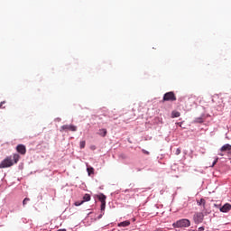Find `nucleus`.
<instances>
[{
	"label": "nucleus",
	"mask_w": 231,
	"mask_h": 231,
	"mask_svg": "<svg viewBox=\"0 0 231 231\" xmlns=\"http://www.w3.org/2000/svg\"><path fill=\"white\" fill-rule=\"evenodd\" d=\"M20 159H21V156L18 153H14L13 159H12V156H7L0 163V169H7L8 167H12L14 165V163H17Z\"/></svg>",
	"instance_id": "obj_1"
},
{
	"label": "nucleus",
	"mask_w": 231,
	"mask_h": 231,
	"mask_svg": "<svg viewBox=\"0 0 231 231\" xmlns=\"http://www.w3.org/2000/svg\"><path fill=\"white\" fill-rule=\"evenodd\" d=\"M173 226L175 228H189L190 226V220L187 218H182L180 220H178L173 224Z\"/></svg>",
	"instance_id": "obj_2"
},
{
	"label": "nucleus",
	"mask_w": 231,
	"mask_h": 231,
	"mask_svg": "<svg viewBox=\"0 0 231 231\" xmlns=\"http://www.w3.org/2000/svg\"><path fill=\"white\" fill-rule=\"evenodd\" d=\"M213 104H216L217 107H225V101L219 95H215L212 99Z\"/></svg>",
	"instance_id": "obj_3"
},
{
	"label": "nucleus",
	"mask_w": 231,
	"mask_h": 231,
	"mask_svg": "<svg viewBox=\"0 0 231 231\" xmlns=\"http://www.w3.org/2000/svg\"><path fill=\"white\" fill-rule=\"evenodd\" d=\"M205 219V215H203L202 212H197L193 216V220L196 225H199V223H203V220Z\"/></svg>",
	"instance_id": "obj_4"
},
{
	"label": "nucleus",
	"mask_w": 231,
	"mask_h": 231,
	"mask_svg": "<svg viewBox=\"0 0 231 231\" xmlns=\"http://www.w3.org/2000/svg\"><path fill=\"white\" fill-rule=\"evenodd\" d=\"M162 100L163 102H174L176 101V95L174 94V92L165 93Z\"/></svg>",
	"instance_id": "obj_5"
},
{
	"label": "nucleus",
	"mask_w": 231,
	"mask_h": 231,
	"mask_svg": "<svg viewBox=\"0 0 231 231\" xmlns=\"http://www.w3.org/2000/svg\"><path fill=\"white\" fill-rule=\"evenodd\" d=\"M97 198L101 202V210H106V195H104V193H101L99 195H97Z\"/></svg>",
	"instance_id": "obj_6"
},
{
	"label": "nucleus",
	"mask_w": 231,
	"mask_h": 231,
	"mask_svg": "<svg viewBox=\"0 0 231 231\" xmlns=\"http://www.w3.org/2000/svg\"><path fill=\"white\" fill-rule=\"evenodd\" d=\"M62 131H71L72 133H75V131H77V126L73 125H64L60 127V132Z\"/></svg>",
	"instance_id": "obj_7"
},
{
	"label": "nucleus",
	"mask_w": 231,
	"mask_h": 231,
	"mask_svg": "<svg viewBox=\"0 0 231 231\" xmlns=\"http://www.w3.org/2000/svg\"><path fill=\"white\" fill-rule=\"evenodd\" d=\"M16 151L17 152H19V154H26V146H24V144H18L16 146Z\"/></svg>",
	"instance_id": "obj_8"
},
{
	"label": "nucleus",
	"mask_w": 231,
	"mask_h": 231,
	"mask_svg": "<svg viewBox=\"0 0 231 231\" xmlns=\"http://www.w3.org/2000/svg\"><path fill=\"white\" fill-rule=\"evenodd\" d=\"M220 212L223 213H226V212H230L231 210V205L228 203H226L225 205H223L220 208H219Z\"/></svg>",
	"instance_id": "obj_9"
},
{
	"label": "nucleus",
	"mask_w": 231,
	"mask_h": 231,
	"mask_svg": "<svg viewBox=\"0 0 231 231\" xmlns=\"http://www.w3.org/2000/svg\"><path fill=\"white\" fill-rule=\"evenodd\" d=\"M221 152H225L227 151V152H231V145L229 143L224 144L221 149H220Z\"/></svg>",
	"instance_id": "obj_10"
},
{
	"label": "nucleus",
	"mask_w": 231,
	"mask_h": 231,
	"mask_svg": "<svg viewBox=\"0 0 231 231\" xmlns=\"http://www.w3.org/2000/svg\"><path fill=\"white\" fill-rule=\"evenodd\" d=\"M97 134H99V136H102L104 138L107 134V130L106 128H102L98 131Z\"/></svg>",
	"instance_id": "obj_11"
},
{
	"label": "nucleus",
	"mask_w": 231,
	"mask_h": 231,
	"mask_svg": "<svg viewBox=\"0 0 231 231\" xmlns=\"http://www.w3.org/2000/svg\"><path fill=\"white\" fill-rule=\"evenodd\" d=\"M197 204L199 206V207H203V208H205V205L207 204V200H205V199H201L200 200H198L197 201Z\"/></svg>",
	"instance_id": "obj_12"
},
{
	"label": "nucleus",
	"mask_w": 231,
	"mask_h": 231,
	"mask_svg": "<svg viewBox=\"0 0 231 231\" xmlns=\"http://www.w3.org/2000/svg\"><path fill=\"white\" fill-rule=\"evenodd\" d=\"M129 225H131V221L126 220V221L120 222V223L118 224V226H124V227H125V226H129Z\"/></svg>",
	"instance_id": "obj_13"
},
{
	"label": "nucleus",
	"mask_w": 231,
	"mask_h": 231,
	"mask_svg": "<svg viewBox=\"0 0 231 231\" xmlns=\"http://www.w3.org/2000/svg\"><path fill=\"white\" fill-rule=\"evenodd\" d=\"M180 116L181 114L178 111H172L171 113V118H180Z\"/></svg>",
	"instance_id": "obj_14"
},
{
	"label": "nucleus",
	"mask_w": 231,
	"mask_h": 231,
	"mask_svg": "<svg viewBox=\"0 0 231 231\" xmlns=\"http://www.w3.org/2000/svg\"><path fill=\"white\" fill-rule=\"evenodd\" d=\"M87 171L88 176H91V174H95V169L93 167H88Z\"/></svg>",
	"instance_id": "obj_15"
},
{
	"label": "nucleus",
	"mask_w": 231,
	"mask_h": 231,
	"mask_svg": "<svg viewBox=\"0 0 231 231\" xmlns=\"http://www.w3.org/2000/svg\"><path fill=\"white\" fill-rule=\"evenodd\" d=\"M91 200V195H89V194H85L84 195V197H83V203L85 202V201H90Z\"/></svg>",
	"instance_id": "obj_16"
},
{
	"label": "nucleus",
	"mask_w": 231,
	"mask_h": 231,
	"mask_svg": "<svg viewBox=\"0 0 231 231\" xmlns=\"http://www.w3.org/2000/svg\"><path fill=\"white\" fill-rule=\"evenodd\" d=\"M79 147H80V149H84V147H86V141H81L79 143Z\"/></svg>",
	"instance_id": "obj_17"
},
{
	"label": "nucleus",
	"mask_w": 231,
	"mask_h": 231,
	"mask_svg": "<svg viewBox=\"0 0 231 231\" xmlns=\"http://www.w3.org/2000/svg\"><path fill=\"white\" fill-rule=\"evenodd\" d=\"M83 203H84L83 200H81V201H76V202L74 203V205H75V207H80V205H82Z\"/></svg>",
	"instance_id": "obj_18"
},
{
	"label": "nucleus",
	"mask_w": 231,
	"mask_h": 231,
	"mask_svg": "<svg viewBox=\"0 0 231 231\" xmlns=\"http://www.w3.org/2000/svg\"><path fill=\"white\" fill-rule=\"evenodd\" d=\"M28 201H30V199L25 198V199H23V206L26 205V204L28 203Z\"/></svg>",
	"instance_id": "obj_19"
},
{
	"label": "nucleus",
	"mask_w": 231,
	"mask_h": 231,
	"mask_svg": "<svg viewBox=\"0 0 231 231\" xmlns=\"http://www.w3.org/2000/svg\"><path fill=\"white\" fill-rule=\"evenodd\" d=\"M4 104H5V101H2V102L0 103V109H5V106H4Z\"/></svg>",
	"instance_id": "obj_20"
},
{
	"label": "nucleus",
	"mask_w": 231,
	"mask_h": 231,
	"mask_svg": "<svg viewBox=\"0 0 231 231\" xmlns=\"http://www.w3.org/2000/svg\"><path fill=\"white\" fill-rule=\"evenodd\" d=\"M142 152H143V154H147V155L150 154V152H149L148 151H146L145 149H143V150H142Z\"/></svg>",
	"instance_id": "obj_21"
},
{
	"label": "nucleus",
	"mask_w": 231,
	"mask_h": 231,
	"mask_svg": "<svg viewBox=\"0 0 231 231\" xmlns=\"http://www.w3.org/2000/svg\"><path fill=\"white\" fill-rule=\"evenodd\" d=\"M176 154H181V150H180V148L177 149Z\"/></svg>",
	"instance_id": "obj_22"
},
{
	"label": "nucleus",
	"mask_w": 231,
	"mask_h": 231,
	"mask_svg": "<svg viewBox=\"0 0 231 231\" xmlns=\"http://www.w3.org/2000/svg\"><path fill=\"white\" fill-rule=\"evenodd\" d=\"M203 230H205V226L199 227V231H203Z\"/></svg>",
	"instance_id": "obj_23"
},
{
	"label": "nucleus",
	"mask_w": 231,
	"mask_h": 231,
	"mask_svg": "<svg viewBox=\"0 0 231 231\" xmlns=\"http://www.w3.org/2000/svg\"><path fill=\"white\" fill-rule=\"evenodd\" d=\"M217 163V159L213 162V165H216Z\"/></svg>",
	"instance_id": "obj_24"
},
{
	"label": "nucleus",
	"mask_w": 231,
	"mask_h": 231,
	"mask_svg": "<svg viewBox=\"0 0 231 231\" xmlns=\"http://www.w3.org/2000/svg\"><path fill=\"white\" fill-rule=\"evenodd\" d=\"M58 231H67L66 229H59Z\"/></svg>",
	"instance_id": "obj_25"
},
{
	"label": "nucleus",
	"mask_w": 231,
	"mask_h": 231,
	"mask_svg": "<svg viewBox=\"0 0 231 231\" xmlns=\"http://www.w3.org/2000/svg\"><path fill=\"white\" fill-rule=\"evenodd\" d=\"M91 149H92V150H95V146H92Z\"/></svg>",
	"instance_id": "obj_26"
}]
</instances>
